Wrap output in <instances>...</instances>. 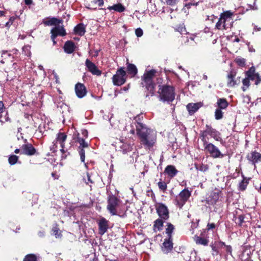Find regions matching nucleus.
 Segmentation results:
<instances>
[{
	"label": "nucleus",
	"instance_id": "f257e3e1",
	"mask_svg": "<svg viewBox=\"0 0 261 261\" xmlns=\"http://www.w3.org/2000/svg\"><path fill=\"white\" fill-rule=\"evenodd\" d=\"M159 72L155 69H146L141 76V85L145 88V97L150 98L155 95L156 80L158 79Z\"/></svg>",
	"mask_w": 261,
	"mask_h": 261
},
{
	"label": "nucleus",
	"instance_id": "f03ea898",
	"mask_svg": "<svg viewBox=\"0 0 261 261\" xmlns=\"http://www.w3.org/2000/svg\"><path fill=\"white\" fill-rule=\"evenodd\" d=\"M134 125L136 127L137 135L141 143L149 148L152 147L156 142L155 134L142 123L136 122Z\"/></svg>",
	"mask_w": 261,
	"mask_h": 261
},
{
	"label": "nucleus",
	"instance_id": "7ed1b4c3",
	"mask_svg": "<svg viewBox=\"0 0 261 261\" xmlns=\"http://www.w3.org/2000/svg\"><path fill=\"white\" fill-rule=\"evenodd\" d=\"M158 93L160 100L163 101L171 102L175 98L174 89L172 86H159Z\"/></svg>",
	"mask_w": 261,
	"mask_h": 261
},
{
	"label": "nucleus",
	"instance_id": "20e7f679",
	"mask_svg": "<svg viewBox=\"0 0 261 261\" xmlns=\"http://www.w3.org/2000/svg\"><path fill=\"white\" fill-rule=\"evenodd\" d=\"M107 208L113 216L118 215V210L121 204V200L114 195L109 196L107 200Z\"/></svg>",
	"mask_w": 261,
	"mask_h": 261
},
{
	"label": "nucleus",
	"instance_id": "39448f33",
	"mask_svg": "<svg viewBox=\"0 0 261 261\" xmlns=\"http://www.w3.org/2000/svg\"><path fill=\"white\" fill-rule=\"evenodd\" d=\"M113 82L114 85L121 86L125 83L126 73L123 68L118 69L115 74L113 76Z\"/></svg>",
	"mask_w": 261,
	"mask_h": 261
},
{
	"label": "nucleus",
	"instance_id": "423d86ee",
	"mask_svg": "<svg viewBox=\"0 0 261 261\" xmlns=\"http://www.w3.org/2000/svg\"><path fill=\"white\" fill-rule=\"evenodd\" d=\"M191 196V192L188 189L182 190L178 196L176 197V205L181 208Z\"/></svg>",
	"mask_w": 261,
	"mask_h": 261
},
{
	"label": "nucleus",
	"instance_id": "0eeeda50",
	"mask_svg": "<svg viewBox=\"0 0 261 261\" xmlns=\"http://www.w3.org/2000/svg\"><path fill=\"white\" fill-rule=\"evenodd\" d=\"M156 213L159 216V218L163 219L164 221L168 220L169 218V212L167 206L165 204L160 203L155 205Z\"/></svg>",
	"mask_w": 261,
	"mask_h": 261
},
{
	"label": "nucleus",
	"instance_id": "6e6552de",
	"mask_svg": "<svg viewBox=\"0 0 261 261\" xmlns=\"http://www.w3.org/2000/svg\"><path fill=\"white\" fill-rule=\"evenodd\" d=\"M221 197V192L218 190H215L209 192L206 196L205 201L208 205H214Z\"/></svg>",
	"mask_w": 261,
	"mask_h": 261
},
{
	"label": "nucleus",
	"instance_id": "1a4fd4ad",
	"mask_svg": "<svg viewBox=\"0 0 261 261\" xmlns=\"http://www.w3.org/2000/svg\"><path fill=\"white\" fill-rule=\"evenodd\" d=\"M246 76H247L250 80H255V85H258L261 83V77L258 72H256L254 66H251L245 72Z\"/></svg>",
	"mask_w": 261,
	"mask_h": 261
},
{
	"label": "nucleus",
	"instance_id": "9d476101",
	"mask_svg": "<svg viewBox=\"0 0 261 261\" xmlns=\"http://www.w3.org/2000/svg\"><path fill=\"white\" fill-rule=\"evenodd\" d=\"M247 160L255 166L256 163L261 162V153L256 150L252 151L246 155Z\"/></svg>",
	"mask_w": 261,
	"mask_h": 261
},
{
	"label": "nucleus",
	"instance_id": "9b49d317",
	"mask_svg": "<svg viewBox=\"0 0 261 261\" xmlns=\"http://www.w3.org/2000/svg\"><path fill=\"white\" fill-rule=\"evenodd\" d=\"M51 38L54 40L58 36H64L66 35V32L63 25L55 26L51 30Z\"/></svg>",
	"mask_w": 261,
	"mask_h": 261
},
{
	"label": "nucleus",
	"instance_id": "f8f14e48",
	"mask_svg": "<svg viewBox=\"0 0 261 261\" xmlns=\"http://www.w3.org/2000/svg\"><path fill=\"white\" fill-rule=\"evenodd\" d=\"M85 65L88 71L93 75H100L101 72L99 70L96 66L89 59H87L85 62Z\"/></svg>",
	"mask_w": 261,
	"mask_h": 261
},
{
	"label": "nucleus",
	"instance_id": "ddd939ff",
	"mask_svg": "<svg viewBox=\"0 0 261 261\" xmlns=\"http://www.w3.org/2000/svg\"><path fill=\"white\" fill-rule=\"evenodd\" d=\"M228 18V11H226L224 13H222L219 21L216 24V27L219 30H226L227 29L225 24V21Z\"/></svg>",
	"mask_w": 261,
	"mask_h": 261
},
{
	"label": "nucleus",
	"instance_id": "4468645a",
	"mask_svg": "<svg viewBox=\"0 0 261 261\" xmlns=\"http://www.w3.org/2000/svg\"><path fill=\"white\" fill-rule=\"evenodd\" d=\"M99 234H104L108 229V221L105 218H101L98 222Z\"/></svg>",
	"mask_w": 261,
	"mask_h": 261
},
{
	"label": "nucleus",
	"instance_id": "2eb2a0df",
	"mask_svg": "<svg viewBox=\"0 0 261 261\" xmlns=\"http://www.w3.org/2000/svg\"><path fill=\"white\" fill-rule=\"evenodd\" d=\"M75 91L76 96L79 98H83L87 94V90L84 84L77 83L75 86Z\"/></svg>",
	"mask_w": 261,
	"mask_h": 261
},
{
	"label": "nucleus",
	"instance_id": "dca6fc26",
	"mask_svg": "<svg viewBox=\"0 0 261 261\" xmlns=\"http://www.w3.org/2000/svg\"><path fill=\"white\" fill-rule=\"evenodd\" d=\"M36 152L35 148L31 144H23L21 147V153L27 155H34Z\"/></svg>",
	"mask_w": 261,
	"mask_h": 261
},
{
	"label": "nucleus",
	"instance_id": "f3484780",
	"mask_svg": "<svg viewBox=\"0 0 261 261\" xmlns=\"http://www.w3.org/2000/svg\"><path fill=\"white\" fill-rule=\"evenodd\" d=\"M205 148L207 150V151L211 154V155L214 158H217L220 156L221 154L220 152L219 151L218 149L212 143L207 144L206 145Z\"/></svg>",
	"mask_w": 261,
	"mask_h": 261
},
{
	"label": "nucleus",
	"instance_id": "a211bd4d",
	"mask_svg": "<svg viewBox=\"0 0 261 261\" xmlns=\"http://www.w3.org/2000/svg\"><path fill=\"white\" fill-rule=\"evenodd\" d=\"M202 106L201 102L190 103L187 105V109L190 115L194 114Z\"/></svg>",
	"mask_w": 261,
	"mask_h": 261
},
{
	"label": "nucleus",
	"instance_id": "6ab92c4d",
	"mask_svg": "<svg viewBox=\"0 0 261 261\" xmlns=\"http://www.w3.org/2000/svg\"><path fill=\"white\" fill-rule=\"evenodd\" d=\"M171 239L168 238L166 240L163 244L162 250L165 253H168L172 250L173 248V244L170 240Z\"/></svg>",
	"mask_w": 261,
	"mask_h": 261
},
{
	"label": "nucleus",
	"instance_id": "aec40b11",
	"mask_svg": "<svg viewBox=\"0 0 261 261\" xmlns=\"http://www.w3.org/2000/svg\"><path fill=\"white\" fill-rule=\"evenodd\" d=\"M177 172L178 171L173 165H168L165 169V173L171 178L174 177Z\"/></svg>",
	"mask_w": 261,
	"mask_h": 261
},
{
	"label": "nucleus",
	"instance_id": "412c9836",
	"mask_svg": "<svg viewBox=\"0 0 261 261\" xmlns=\"http://www.w3.org/2000/svg\"><path fill=\"white\" fill-rule=\"evenodd\" d=\"M67 138V135L63 133H59L57 134V140L61 145L62 148L61 151L62 152H64V142L66 141Z\"/></svg>",
	"mask_w": 261,
	"mask_h": 261
},
{
	"label": "nucleus",
	"instance_id": "4be33fe9",
	"mask_svg": "<svg viewBox=\"0 0 261 261\" xmlns=\"http://www.w3.org/2000/svg\"><path fill=\"white\" fill-rule=\"evenodd\" d=\"M1 57L2 59L1 60V63L2 64L9 61L12 62L13 61L11 59L15 58L14 56H12L11 54L8 51L4 50L2 51Z\"/></svg>",
	"mask_w": 261,
	"mask_h": 261
},
{
	"label": "nucleus",
	"instance_id": "5701e85b",
	"mask_svg": "<svg viewBox=\"0 0 261 261\" xmlns=\"http://www.w3.org/2000/svg\"><path fill=\"white\" fill-rule=\"evenodd\" d=\"M74 43L72 41H67L64 46V49L65 53L71 54L74 51Z\"/></svg>",
	"mask_w": 261,
	"mask_h": 261
},
{
	"label": "nucleus",
	"instance_id": "b1692460",
	"mask_svg": "<svg viewBox=\"0 0 261 261\" xmlns=\"http://www.w3.org/2000/svg\"><path fill=\"white\" fill-rule=\"evenodd\" d=\"M164 221H165L163 219L158 218L154 222L153 229L155 231H160L162 229Z\"/></svg>",
	"mask_w": 261,
	"mask_h": 261
},
{
	"label": "nucleus",
	"instance_id": "393cba45",
	"mask_svg": "<svg viewBox=\"0 0 261 261\" xmlns=\"http://www.w3.org/2000/svg\"><path fill=\"white\" fill-rule=\"evenodd\" d=\"M120 143L121 144L120 145V147L121 148V151L123 153H127V152L132 151V147L129 144L124 143L122 141H120Z\"/></svg>",
	"mask_w": 261,
	"mask_h": 261
},
{
	"label": "nucleus",
	"instance_id": "a878e982",
	"mask_svg": "<svg viewBox=\"0 0 261 261\" xmlns=\"http://www.w3.org/2000/svg\"><path fill=\"white\" fill-rule=\"evenodd\" d=\"M75 33L80 36H83L85 33V28L83 24L80 23L77 24L74 29Z\"/></svg>",
	"mask_w": 261,
	"mask_h": 261
},
{
	"label": "nucleus",
	"instance_id": "bb28decb",
	"mask_svg": "<svg viewBox=\"0 0 261 261\" xmlns=\"http://www.w3.org/2000/svg\"><path fill=\"white\" fill-rule=\"evenodd\" d=\"M63 23L62 19H59L53 17L50 19L45 22V24L47 25H60V23Z\"/></svg>",
	"mask_w": 261,
	"mask_h": 261
},
{
	"label": "nucleus",
	"instance_id": "cd10ccee",
	"mask_svg": "<svg viewBox=\"0 0 261 261\" xmlns=\"http://www.w3.org/2000/svg\"><path fill=\"white\" fill-rule=\"evenodd\" d=\"M110 10H114L118 12H122L125 10V7L121 4H117L108 8Z\"/></svg>",
	"mask_w": 261,
	"mask_h": 261
},
{
	"label": "nucleus",
	"instance_id": "c85d7f7f",
	"mask_svg": "<svg viewBox=\"0 0 261 261\" xmlns=\"http://www.w3.org/2000/svg\"><path fill=\"white\" fill-rule=\"evenodd\" d=\"M127 70L128 73L132 75V77L136 75L138 72V70L136 66L132 64H129L128 65Z\"/></svg>",
	"mask_w": 261,
	"mask_h": 261
},
{
	"label": "nucleus",
	"instance_id": "c756f323",
	"mask_svg": "<svg viewBox=\"0 0 261 261\" xmlns=\"http://www.w3.org/2000/svg\"><path fill=\"white\" fill-rule=\"evenodd\" d=\"M194 241H195L197 244L202 245L204 246L207 245L208 243V241L206 239L201 238L198 236L195 237Z\"/></svg>",
	"mask_w": 261,
	"mask_h": 261
},
{
	"label": "nucleus",
	"instance_id": "7c9ffc66",
	"mask_svg": "<svg viewBox=\"0 0 261 261\" xmlns=\"http://www.w3.org/2000/svg\"><path fill=\"white\" fill-rule=\"evenodd\" d=\"M76 142L79 143L80 146L79 148H88L89 146L88 143L85 141V140L82 138L77 137Z\"/></svg>",
	"mask_w": 261,
	"mask_h": 261
},
{
	"label": "nucleus",
	"instance_id": "2f4dec72",
	"mask_svg": "<svg viewBox=\"0 0 261 261\" xmlns=\"http://www.w3.org/2000/svg\"><path fill=\"white\" fill-rule=\"evenodd\" d=\"M218 109H226L228 106V103L227 101L223 98L219 99L217 101Z\"/></svg>",
	"mask_w": 261,
	"mask_h": 261
},
{
	"label": "nucleus",
	"instance_id": "473e14b6",
	"mask_svg": "<svg viewBox=\"0 0 261 261\" xmlns=\"http://www.w3.org/2000/svg\"><path fill=\"white\" fill-rule=\"evenodd\" d=\"M235 63L240 67H244L246 65V60L244 58L238 57L234 60Z\"/></svg>",
	"mask_w": 261,
	"mask_h": 261
},
{
	"label": "nucleus",
	"instance_id": "72a5a7b5",
	"mask_svg": "<svg viewBox=\"0 0 261 261\" xmlns=\"http://www.w3.org/2000/svg\"><path fill=\"white\" fill-rule=\"evenodd\" d=\"M174 229V226L172 224L168 223L167 224V227L166 229V232L168 234L169 239H171V234Z\"/></svg>",
	"mask_w": 261,
	"mask_h": 261
},
{
	"label": "nucleus",
	"instance_id": "f704fd0d",
	"mask_svg": "<svg viewBox=\"0 0 261 261\" xmlns=\"http://www.w3.org/2000/svg\"><path fill=\"white\" fill-rule=\"evenodd\" d=\"M250 80L247 76H246V77L243 80L242 83L243 87H242V89L243 91H245L250 86Z\"/></svg>",
	"mask_w": 261,
	"mask_h": 261
},
{
	"label": "nucleus",
	"instance_id": "c9c22d12",
	"mask_svg": "<svg viewBox=\"0 0 261 261\" xmlns=\"http://www.w3.org/2000/svg\"><path fill=\"white\" fill-rule=\"evenodd\" d=\"M10 121V119L9 118L8 113L6 112L4 114H0V122L3 124L6 122Z\"/></svg>",
	"mask_w": 261,
	"mask_h": 261
},
{
	"label": "nucleus",
	"instance_id": "e433bc0d",
	"mask_svg": "<svg viewBox=\"0 0 261 261\" xmlns=\"http://www.w3.org/2000/svg\"><path fill=\"white\" fill-rule=\"evenodd\" d=\"M158 186L159 189L164 192L167 190V184L165 181H162V179H160V180L158 182Z\"/></svg>",
	"mask_w": 261,
	"mask_h": 261
},
{
	"label": "nucleus",
	"instance_id": "4c0bfd02",
	"mask_svg": "<svg viewBox=\"0 0 261 261\" xmlns=\"http://www.w3.org/2000/svg\"><path fill=\"white\" fill-rule=\"evenodd\" d=\"M18 160V156L16 155H11L9 156L8 161L10 165L15 164Z\"/></svg>",
	"mask_w": 261,
	"mask_h": 261
},
{
	"label": "nucleus",
	"instance_id": "58836bf2",
	"mask_svg": "<svg viewBox=\"0 0 261 261\" xmlns=\"http://www.w3.org/2000/svg\"><path fill=\"white\" fill-rule=\"evenodd\" d=\"M23 261H37V257L33 254H28L25 256Z\"/></svg>",
	"mask_w": 261,
	"mask_h": 261
},
{
	"label": "nucleus",
	"instance_id": "ea45409f",
	"mask_svg": "<svg viewBox=\"0 0 261 261\" xmlns=\"http://www.w3.org/2000/svg\"><path fill=\"white\" fill-rule=\"evenodd\" d=\"M234 75H233L232 72L229 73V85L230 86H233L240 83V80H239L238 83H237V81L234 80Z\"/></svg>",
	"mask_w": 261,
	"mask_h": 261
},
{
	"label": "nucleus",
	"instance_id": "a19ab883",
	"mask_svg": "<svg viewBox=\"0 0 261 261\" xmlns=\"http://www.w3.org/2000/svg\"><path fill=\"white\" fill-rule=\"evenodd\" d=\"M223 117V113L221 109H217L215 112V117L217 120L221 119Z\"/></svg>",
	"mask_w": 261,
	"mask_h": 261
},
{
	"label": "nucleus",
	"instance_id": "79ce46f5",
	"mask_svg": "<svg viewBox=\"0 0 261 261\" xmlns=\"http://www.w3.org/2000/svg\"><path fill=\"white\" fill-rule=\"evenodd\" d=\"M205 133L206 134H208L211 135L212 136L214 137V138L215 137L216 133H217L215 129L212 128L211 127H210L208 126H207V128L205 130Z\"/></svg>",
	"mask_w": 261,
	"mask_h": 261
},
{
	"label": "nucleus",
	"instance_id": "37998d69",
	"mask_svg": "<svg viewBox=\"0 0 261 261\" xmlns=\"http://www.w3.org/2000/svg\"><path fill=\"white\" fill-rule=\"evenodd\" d=\"M248 182L243 179L239 184V189L241 191H244L246 189Z\"/></svg>",
	"mask_w": 261,
	"mask_h": 261
},
{
	"label": "nucleus",
	"instance_id": "c03bdc74",
	"mask_svg": "<svg viewBox=\"0 0 261 261\" xmlns=\"http://www.w3.org/2000/svg\"><path fill=\"white\" fill-rule=\"evenodd\" d=\"M79 154H80V159H81V160L82 162H85V150H84V148H79Z\"/></svg>",
	"mask_w": 261,
	"mask_h": 261
},
{
	"label": "nucleus",
	"instance_id": "a18cd8bd",
	"mask_svg": "<svg viewBox=\"0 0 261 261\" xmlns=\"http://www.w3.org/2000/svg\"><path fill=\"white\" fill-rule=\"evenodd\" d=\"M16 19V17L15 16L11 17L9 21L6 23L5 27L9 29Z\"/></svg>",
	"mask_w": 261,
	"mask_h": 261
},
{
	"label": "nucleus",
	"instance_id": "49530a36",
	"mask_svg": "<svg viewBox=\"0 0 261 261\" xmlns=\"http://www.w3.org/2000/svg\"><path fill=\"white\" fill-rule=\"evenodd\" d=\"M22 51L24 53V55L27 56H30L31 53L30 51V46H25L22 48Z\"/></svg>",
	"mask_w": 261,
	"mask_h": 261
},
{
	"label": "nucleus",
	"instance_id": "de8ad7c7",
	"mask_svg": "<svg viewBox=\"0 0 261 261\" xmlns=\"http://www.w3.org/2000/svg\"><path fill=\"white\" fill-rule=\"evenodd\" d=\"M87 179L84 178L85 182L87 185L89 184H93L94 181L91 178V176L89 173H87Z\"/></svg>",
	"mask_w": 261,
	"mask_h": 261
},
{
	"label": "nucleus",
	"instance_id": "09e8293b",
	"mask_svg": "<svg viewBox=\"0 0 261 261\" xmlns=\"http://www.w3.org/2000/svg\"><path fill=\"white\" fill-rule=\"evenodd\" d=\"M136 35L137 37H141L143 35V31L140 28H138L135 31Z\"/></svg>",
	"mask_w": 261,
	"mask_h": 261
},
{
	"label": "nucleus",
	"instance_id": "8fccbe9b",
	"mask_svg": "<svg viewBox=\"0 0 261 261\" xmlns=\"http://www.w3.org/2000/svg\"><path fill=\"white\" fill-rule=\"evenodd\" d=\"M167 5L173 6L178 1V0H165Z\"/></svg>",
	"mask_w": 261,
	"mask_h": 261
},
{
	"label": "nucleus",
	"instance_id": "3c124183",
	"mask_svg": "<svg viewBox=\"0 0 261 261\" xmlns=\"http://www.w3.org/2000/svg\"><path fill=\"white\" fill-rule=\"evenodd\" d=\"M53 231H54V233L55 235L56 236V238H59L60 233H59V229L57 227H55L53 229Z\"/></svg>",
	"mask_w": 261,
	"mask_h": 261
},
{
	"label": "nucleus",
	"instance_id": "603ef678",
	"mask_svg": "<svg viewBox=\"0 0 261 261\" xmlns=\"http://www.w3.org/2000/svg\"><path fill=\"white\" fill-rule=\"evenodd\" d=\"M93 2L95 4H97L99 6H101L103 5V0H93Z\"/></svg>",
	"mask_w": 261,
	"mask_h": 261
},
{
	"label": "nucleus",
	"instance_id": "864d4df0",
	"mask_svg": "<svg viewBox=\"0 0 261 261\" xmlns=\"http://www.w3.org/2000/svg\"><path fill=\"white\" fill-rule=\"evenodd\" d=\"M207 229L208 230L210 229H213V228H215V224L214 223H208L207 224Z\"/></svg>",
	"mask_w": 261,
	"mask_h": 261
},
{
	"label": "nucleus",
	"instance_id": "5fc2aeb1",
	"mask_svg": "<svg viewBox=\"0 0 261 261\" xmlns=\"http://www.w3.org/2000/svg\"><path fill=\"white\" fill-rule=\"evenodd\" d=\"M4 109V105L2 101H0V114L3 113Z\"/></svg>",
	"mask_w": 261,
	"mask_h": 261
},
{
	"label": "nucleus",
	"instance_id": "6e6d98bb",
	"mask_svg": "<svg viewBox=\"0 0 261 261\" xmlns=\"http://www.w3.org/2000/svg\"><path fill=\"white\" fill-rule=\"evenodd\" d=\"M13 51L14 52V53H13V54H15V60L16 61H17H17H20V59L18 57H17V51H17V50H13Z\"/></svg>",
	"mask_w": 261,
	"mask_h": 261
},
{
	"label": "nucleus",
	"instance_id": "4d7b16f0",
	"mask_svg": "<svg viewBox=\"0 0 261 261\" xmlns=\"http://www.w3.org/2000/svg\"><path fill=\"white\" fill-rule=\"evenodd\" d=\"M254 31L256 32L260 31H261V27H258L256 25H254Z\"/></svg>",
	"mask_w": 261,
	"mask_h": 261
},
{
	"label": "nucleus",
	"instance_id": "13d9d810",
	"mask_svg": "<svg viewBox=\"0 0 261 261\" xmlns=\"http://www.w3.org/2000/svg\"><path fill=\"white\" fill-rule=\"evenodd\" d=\"M207 169L206 166H202L200 167L199 170L202 171H205Z\"/></svg>",
	"mask_w": 261,
	"mask_h": 261
},
{
	"label": "nucleus",
	"instance_id": "bf43d9fd",
	"mask_svg": "<svg viewBox=\"0 0 261 261\" xmlns=\"http://www.w3.org/2000/svg\"><path fill=\"white\" fill-rule=\"evenodd\" d=\"M24 2L27 5H29L32 3L33 1L32 0H24Z\"/></svg>",
	"mask_w": 261,
	"mask_h": 261
},
{
	"label": "nucleus",
	"instance_id": "052dcab7",
	"mask_svg": "<svg viewBox=\"0 0 261 261\" xmlns=\"http://www.w3.org/2000/svg\"><path fill=\"white\" fill-rule=\"evenodd\" d=\"M236 171H237L236 173H234L233 176H232V178H236L237 176H238L239 174V170H238L237 169H236Z\"/></svg>",
	"mask_w": 261,
	"mask_h": 261
},
{
	"label": "nucleus",
	"instance_id": "680f3d73",
	"mask_svg": "<svg viewBox=\"0 0 261 261\" xmlns=\"http://www.w3.org/2000/svg\"><path fill=\"white\" fill-rule=\"evenodd\" d=\"M239 219L240 220V221L241 223H242L243 221L244 220V217L242 215L239 216Z\"/></svg>",
	"mask_w": 261,
	"mask_h": 261
},
{
	"label": "nucleus",
	"instance_id": "e2e57ef3",
	"mask_svg": "<svg viewBox=\"0 0 261 261\" xmlns=\"http://www.w3.org/2000/svg\"><path fill=\"white\" fill-rule=\"evenodd\" d=\"M99 50H96L94 51V57H97L98 55Z\"/></svg>",
	"mask_w": 261,
	"mask_h": 261
},
{
	"label": "nucleus",
	"instance_id": "0e129e2a",
	"mask_svg": "<svg viewBox=\"0 0 261 261\" xmlns=\"http://www.w3.org/2000/svg\"><path fill=\"white\" fill-rule=\"evenodd\" d=\"M5 12L3 11H0V17L5 15Z\"/></svg>",
	"mask_w": 261,
	"mask_h": 261
},
{
	"label": "nucleus",
	"instance_id": "69168bd1",
	"mask_svg": "<svg viewBox=\"0 0 261 261\" xmlns=\"http://www.w3.org/2000/svg\"><path fill=\"white\" fill-rule=\"evenodd\" d=\"M207 19H210V17H211V19L213 21V19L214 18H216L214 16V15H212L211 16H207Z\"/></svg>",
	"mask_w": 261,
	"mask_h": 261
},
{
	"label": "nucleus",
	"instance_id": "338daca9",
	"mask_svg": "<svg viewBox=\"0 0 261 261\" xmlns=\"http://www.w3.org/2000/svg\"><path fill=\"white\" fill-rule=\"evenodd\" d=\"M19 152H20V150H19V149H16L14 150V152H15V153H18Z\"/></svg>",
	"mask_w": 261,
	"mask_h": 261
},
{
	"label": "nucleus",
	"instance_id": "774afa93",
	"mask_svg": "<svg viewBox=\"0 0 261 261\" xmlns=\"http://www.w3.org/2000/svg\"><path fill=\"white\" fill-rule=\"evenodd\" d=\"M234 41H236V42H238L240 41V39L238 37H237L235 38Z\"/></svg>",
	"mask_w": 261,
	"mask_h": 261
}]
</instances>
